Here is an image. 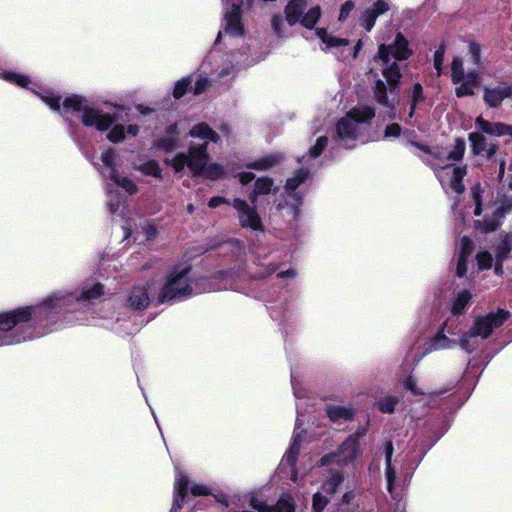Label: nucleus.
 Returning <instances> with one entry per match:
<instances>
[{
	"label": "nucleus",
	"mask_w": 512,
	"mask_h": 512,
	"mask_svg": "<svg viewBox=\"0 0 512 512\" xmlns=\"http://www.w3.org/2000/svg\"><path fill=\"white\" fill-rule=\"evenodd\" d=\"M375 116L374 108L370 106H356L352 108L336 124L337 137L340 140L357 139L365 127Z\"/></svg>",
	"instance_id": "obj_8"
},
{
	"label": "nucleus",
	"mask_w": 512,
	"mask_h": 512,
	"mask_svg": "<svg viewBox=\"0 0 512 512\" xmlns=\"http://www.w3.org/2000/svg\"><path fill=\"white\" fill-rule=\"evenodd\" d=\"M189 136L200 139L201 143H190L186 152L177 153L172 159H166L175 173H183L187 170L193 177L204 176L216 180L224 176V167L218 163L209 162L207 145L209 142L217 143L219 135L207 124L199 123L194 125Z\"/></svg>",
	"instance_id": "obj_3"
},
{
	"label": "nucleus",
	"mask_w": 512,
	"mask_h": 512,
	"mask_svg": "<svg viewBox=\"0 0 512 512\" xmlns=\"http://www.w3.org/2000/svg\"><path fill=\"white\" fill-rule=\"evenodd\" d=\"M207 86H208V79L200 77L195 82V85L193 87V93L195 95H198V94L202 93L206 89Z\"/></svg>",
	"instance_id": "obj_54"
},
{
	"label": "nucleus",
	"mask_w": 512,
	"mask_h": 512,
	"mask_svg": "<svg viewBox=\"0 0 512 512\" xmlns=\"http://www.w3.org/2000/svg\"><path fill=\"white\" fill-rule=\"evenodd\" d=\"M308 176L307 171L301 169L298 170L292 178H289L286 182V188L294 191Z\"/></svg>",
	"instance_id": "obj_41"
},
{
	"label": "nucleus",
	"mask_w": 512,
	"mask_h": 512,
	"mask_svg": "<svg viewBox=\"0 0 512 512\" xmlns=\"http://www.w3.org/2000/svg\"><path fill=\"white\" fill-rule=\"evenodd\" d=\"M316 34L321 39V41L326 45L327 48H334V47L348 45V41L346 39L331 36L323 28L317 29Z\"/></svg>",
	"instance_id": "obj_32"
},
{
	"label": "nucleus",
	"mask_w": 512,
	"mask_h": 512,
	"mask_svg": "<svg viewBox=\"0 0 512 512\" xmlns=\"http://www.w3.org/2000/svg\"><path fill=\"white\" fill-rule=\"evenodd\" d=\"M190 490H191L192 494L195 496L210 494V489L206 485L201 484V483H194L190 487Z\"/></svg>",
	"instance_id": "obj_52"
},
{
	"label": "nucleus",
	"mask_w": 512,
	"mask_h": 512,
	"mask_svg": "<svg viewBox=\"0 0 512 512\" xmlns=\"http://www.w3.org/2000/svg\"><path fill=\"white\" fill-rule=\"evenodd\" d=\"M396 403L397 399L395 397H385L377 402V406L384 413H392Z\"/></svg>",
	"instance_id": "obj_45"
},
{
	"label": "nucleus",
	"mask_w": 512,
	"mask_h": 512,
	"mask_svg": "<svg viewBox=\"0 0 512 512\" xmlns=\"http://www.w3.org/2000/svg\"><path fill=\"white\" fill-rule=\"evenodd\" d=\"M389 0H377L373 5L365 10L361 22L367 32H370L375 25L376 19L389 11Z\"/></svg>",
	"instance_id": "obj_16"
},
{
	"label": "nucleus",
	"mask_w": 512,
	"mask_h": 512,
	"mask_svg": "<svg viewBox=\"0 0 512 512\" xmlns=\"http://www.w3.org/2000/svg\"><path fill=\"white\" fill-rule=\"evenodd\" d=\"M366 434V429L357 432V435H352L342 444L339 455H327L321 459L322 465H328L333 462L348 464L355 460L361 451L358 446V439Z\"/></svg>",
	"instance_id": "obj_12"
},
{
	"label": "nucleus",
	"mask_w": 512,
	"mask_h": 512,
	"mask_svg": "<svg viewBox=\"0 0 512 512\" xmlns=\"http://www.w3.org/2000/svg\"><path fill=\"white\" fill-rule=\"evenodd\" d=\"M473 251V243L468 237H463L460 242V255L457 262L456 274L463 277L467 271V257Z\"/></svg>",
	"instance_id": "obj_24"
},
{
	"label": "nucleus",
	"mask_w": 512,
	"mask_h": 512,
	"mask_svg": "<svg viewBox=\"0 0 512 512\" xmlns=\"http://www.w3.org/2000/svg\"><path fill=\"white\" fill-rule=\"evenodd\" d=\"M353 8H354L353 2H351V1L345 2L341 7L339 20H341V21L345 20L348 17L349 13L353 10Z\"/></svg>",
	"instance_id": "obj_56"
},
{
	"label": "nucleus",
	"mask_w": 512,
	"mask_h": 512,
	"mask_svg": "<svg viewBox=\"0 0 512 512\" xmlns=\"http://www.w3.org/2000/svg\"><path fill=\"white\" fill-rule=\"evenodd\" d=\"M393 447L392 443H388L386 447V478H387V489L391 493L393 482L396 479V473L391 467Z\"/></svg>",
	"instance_id": "obj_33"
},
{
	"label": "nucleus",
	"mask_w": 512,
	"mask_h": 512,
	"mask_svg": "<svg viewBox=\"0 0 512 512\" xmlns=\"http://www.w3.org/2000/svg\"><path fill=\"white\" fill-rule=\"evenodd\" d=\"M510 253H512V233L505 236L501 245L497 249V264L495 266L496 274L501 275L502 266L499 262L507 258Z\"/></svg>",
	"instance_id": "obj_28"
},
{
	"label": "nucleus",
	"mask_w": 512,
	"mask_h": 512,
	"mask_svg": "<svg viewBox=\"0 0 512 512\" xmlns=\"http://www.w3.org/2000/svg\"><path fill=\"white\" fill-rule=\"evenodd\" d=\"M155 295V289L152 286H135L128 295V304L134 309H144L148 306L151 296Z\"/></svg>",
	"instance_id": "obj_15"
},
{
	"label": "nucleus",
	"mask_w": 512,
	"mask_h": 512,
	"mask_svg": "<svg viewBox=\"0 0 512 512\" xmlns=\"http://www.w3.org/2000/svg\"><path fill=\"white\" fill-rule=\"evenodd\" d=\"M300 441H301L300 434L295 432V434L293 436V442H292L289 450L284 455V457L281 461V464H280L281 467H285L287 465L291 468V472H292L291 479L293 481H296V472L294 470V466H295L296 457H297L299 447H300Z\"/></svg>",
	"instance_id": "obj_25"
},
{
	"label": "nucleus",
	"mask_w": 512,
	"mask_h": 512,
	"mask_svg": "<svg viewBox=\"0 0 512 512\" xmlns=\"http://www.w3.org/2000/svg\"><path fill=\"white\" fill-rule=\"evenodd\" d=\"M107 138L114 143L120 142L125 138V127L123 125H115L107 134Z\"/></svg>",
	"instance_id": "obj_46"
},
{
	"label": "nucleus",
	"mask_w": 512,
	"mask_h": 512,
	"mask_svg": "<svg viewBox=\"0 0 512 512\" xmlns=\"http://www.w3.org/2000/svg\"><path fill=\"white\" fill-rule=\"evenodd\" d=\"M471 199L474 205V215L479 216L484 213V219L475 221V227L481 232H492L499 226V220L503 216L500 207L492 208L490 206L491 197L489 191L483 189L480 184L471 188Z\"/></svg>",
	"instance_id": "obj_7"
},
{
	"label": "nucleus",
	"mask_w": 512,
	"mask_h": 512,
	"mask_svg": "<svg viewBox=\"0 0 512 512\" xmlns=\"http://www.w3.org/2000/svg\"><path fill=\"white\" fill-rule=\"evenodd\" d=\"M295 275H296V272L293 269H289L287 271H284V272H281V273L278 274V276L281 277V278H283V277H291V278H293V277H295Z\"/></svg>",
	"instance_id": "obj_63"
},
{
	"label": "nucleus",
	"mask_w": 512,
	"mask_h": 512,
	"mask_svg": "<svg viewBox=\"0 0 512 512\" xmlns=\"http://www.w3.org/2000/svg\"><path fill=\"white\" fill-rule=\"evenodd\" d=\"M289 198L292 200V202L287 204V206L278 204V210H285L288 216L296 219L299 214L300 199L296 197L295 193L290 194Z\"/></svg>",
	"instance_id": "obj_36"
},
{
	"label": "nucleus",
	"mask_w": 512,
	"mask_h": 512,
	"mask_svg": "<svg viewBox=\"0 0 512 512\" xmlns=\"http://www.w3.org/2000/svg\"><path fill=\"white\" fill-rule=\"evenodd\" d=\"M1 77L8 82L14 83L24 88H26L30 83V79L27 76L11 71L3 72Z\"/></svg>",
	"instance_id": "obj_37"
},
{
	"label": "nucleus",
	"mask_w": 512,
	"mask_h": 512,
	"mask_svg": "<svg viewBox=\"0 0 512 512\" xmlns=\"http://www.w3.org/2000/svg\"><path fill=\"white\" fill-rule=\"evenodd\" d=\"M225 3V33L232 37H240L244 34L241 20V7L244 0H225Z\"/></svg>",
	"instance_id": "obj_13"
},
{
	"label": "nucleus",
	"mask_w": 512,
	"mask_h": 512,
	"mask_svg": "<svg viewBox=\"0 0 512 512\" xmlns=\"http://www.w3.org/2000/svg\"><path fill=\"white\" fill-rule=\"evenodd\" d=\"M444 54H445V51H444L443 47H440L434 53V67L437 70V75H440L441 66L444 61Z\"/></svg>",
	"instance_id": "obj_51"
},
{
	"label": "nucleus",
	"mask_w": 512,
	"mask_h": 512,
	"mask_svg": "<svg viewBox=\"0 0 512 512\" xmlns=\"http://www.w3.org/2000/svg\"><path fill=\"white\" fill-rule=\"evenodd\" d=\"M139 132V127L137 125H129L127 127V133L131 136H136Z\"/></svg>",
	"instance_id": "obj_62"
},
{
	"label": "nucleus",
	"mask_w": 512,
	"mask_h": 512,
	"mask_svg": "<svg viewBox=\"0 0 512 512\" xmlns=\"http://www.w3.org/2000/svg\"><path fill=\"white\" fill-rule=\"evenodd\" d=\"M478 336L471 337V330L465 336H463L460 340V346L467 352H472L478 346Z\"/></svg>",
	"instance_id": "obj_44"
},
{
	"label": "nucleus",
	"mask_w": 512,
	"mask_h": 512,
	"mask_svg": "<svg viewBox=\"0 0 512 512\" xmlns=\"http://www.w3.org/2000/svg\"><path fill=\"white\" fill-rule=\"evenodd\" d=\"M454 345L455 342L448 339L441 330L435 335V337H433L432 339L428 340L425 343L424 352L422 353L421 356H424L425 354L431 353L433 351L448 349L453 347Z\"/></svg>",
	"instance_id": "obj_26"
},
{
	"label": "nucleus",
	"mask_w": 512,
	"mask_h": 512,
	"mask_svg": "<svg viewBox=\"0 0 512 512\" xmlns=\"http://www.w3.org/2000/svg\"><path fill=\"white\" fill-rule=\"evenodd\" d=\"M306 7V0H289L284 10L285 20L289 26H294L299 22Z\"/></svg>",
	"instance_id": "obj_22"
},
{
	"label": "nucleus",
	"mask_w": 512,
	"mask_h": 512,
	"mask_svg": "<svg viewBox=\"0 0 512 512\" xmlns=\"http://www.w3.org/2000/svg\"><path fill=\"white\" fill-rule=\"evenodd\" d=\"M188 485L189 480L187 476L177 470L174 484L176 496L170 512H177L182 508L184 497L188 491Z\"/></svg>",
	"instance_id": "obj_20"
},
{
	"label": "nucleus",
	"mask_w": 512,
	"mask_h": 512,
	"mask_svg": "<svg viewBox=\"0 0 512 512\" xmlns=\"http://www.w3.org/2000/svg\"><path fill=\"white\" fill-rule=\"evenodd\" d=\"M412 55L408 40L397 33L392 43H381L373 58L374 63L380 66L386 83L378 79L374 86L376 101L387 108L394 109L399 102V82L401 79L398 61L407 60Z\"/></svg>",
	"instance_id": "obj_2"
},
{
	"label": "nucleus",
	"mask_w": 512,
	"mask_h": 512,
	"mask_svg": "<svg viewBox=\"0 0 512 512\" xmlns=\"http://www.w3.org/2000/svg\"><path fill=\"white\" fill-rule=\"evenodd\" d=\"M232 206L237 212V218L242 228L263 231V223L255 204H249L241 198H235L232 201Z\"/></svg>",
	"instance_id": "obj_11"
},
{
	"label": "nucleus",
	"mask_w": 512,
	"mask_h": 512,
	"mask_svg": "<svg viewBox=\"0 0 512 512\" xmlns=\"http://www.w3.org/2000/svg\"><path fill=\"white\" fill-rule=\"evenodd\" d=\"M237 177H238L240 183L245 185V184H248L249 182H251L255 178V175L251 172H241L237 175Z\"/></svg>",
	"instance_id": "obj_58"
},
{
	"label": "nucleus",
	"mask_w": 512,
	"mask_h": 512,
	"mask_svg": "<svg viewBox=\"0 0 512 512\" xmlns=\"http://www.w3.org/2000/svg\"><path fill=\"white\" fill-rule=\"evenodd\" d=\"M168 135L157 142V147L165 151L175 150L179 146L177 125H171L167 130Z\"/></svg>",
	"instance_id": "obj_27"
},
{
	"label": "nucleus",
	"mask_w": 512,
	"mask_h": 512,
	"mask_svg": "<svg viewBox=\"0 0 512 512\" xmlns=\"http://www.w3.org/2000/svg\"><path fill=\"white\" fill-rule=\"evenodd\" d=\"M476 259L480 270L491 268L492 256L487 251L479 252Z\"/></svg>",
	"instance_id": "obj_49"
},
{
	"label": "nucleus",
	"mask_w": 512,
	"mask_h": 512,
	"mask_svg": "<svg viewBox=\"0 0 512 512\" xmlns=\"http://www.w3.org/2000/svg\"><path fill=\"white\" fill-rule=\"evenodd\" d=\"M271 27L278 38H285L288 35V29L281 14H274L271 18Z\"/></svg>",
	"instance_id": "obj_34"
},
{
	"label": "nucleus",
	"mask_w": 512,
	"mask_h": 512,
	"mask_svg": "<svg viewBox=\"0 0 512 512\" xmlns=\"http://www.w3.org/2000/svg\"><path fill=\"white\" fill-rule=\"evenodd\" d=\"M282 157L278 154L264 156L254 162L247 164V168L265 171L279 164Z\"/></svg>",
	"instance_id": "obj_29"
},
{
	"label": "nucleus",
	"mask_w": 512,
	"mask_h": 512,
	"mask_svg": "<svg viewBox=\"0 0 512 512\" xmlns=\"http://www.w3.org/2000/svg\"><path fill=\"white\" fill-rule=\"evenodd\" d=\"M464 152L465 142L461 139H456L452 147L433 153L435 158L433 166L437 178L448 193L454 192L457 197L465 189L462 179L466 174V166L456 164L463 158Z\"/></svg>",
	"instance_id": "obj_4"
},
{
	"label": "nucleus",
	"mask_w": 512,
	"mask_h": 512,
	"mask_svg": "<svg viewBox=\"0 0 512 512\" xmlns=\"http://www.w3.org/2000/svg\"><path fill=\"white\" fill-rule=\"evenodd\" d=\"M471 298L472 295L468 290L459 291L452 299V313L454 315L462 314Z\"/></svg>",
	"instance_id": "obj_30"
},
{
	"label": "nucleus",
	"mask_w": 512,
	"mask_h": 512,
	"mask_svg": "<svg viewBox=\"0 0 512 512\" xmlns=\"http://www.w3.org/2000/svg\"><path fill=\"white\" fill-rule=\"evenodd\" d=\"M475 125L483 133L491 136L500 137L509 135L512 137V125L500 122H490L485 120L482 116L476 118Z\"/></svg>",
	"instance_id": "obj_19"
},
{
	"label": "nucleus",
	"mask_w": 512,
	"mask_h": 512,
	"mask_svg": "<svg viewBox=\"0 0 512 512\" xmlns=\"http://www.w3.org/2000/svg\"><path fill=\"white\" fill-rule=\"evenodd\" d=\"M321 16L320 6H314L310 8L305 14L303 13L299 23L305 28L312 29Z\"/></svg>",
	"instance_id": "obj_31"
},
{
	"label": "nucleus",
	"mask_w": 512,
	"mask_h": 512,
	"mask_svg": "<svg viewBox=\"0 0 512 512\" xmlns=\"http://www.w3.org/2000/svg\"><path fill=\"white\" fill-rule=\"evenodd\" d=\"M228 200L226 198H223V197H212L209 202H208V206L210 208H216L218 207L219 205L221 204H228Z\"/></svg>",
	"instance_id": "obj_59"
},
{
	"label": "nucleus",
	"mask_w": 512,
	"mask_h": 512,
	"mask_svg": "<svg viewBox=\"0 0 512 512\" xmlns=\"http://www.w3.org/2000/svg\"><path fill=\"white\" fill-rule=\"evenodd\" d=\"M108 207L112 214L122 213L125 210V200L120 198L116 193L107 190Z\"/></svg>",
	"instance_id": "obj_35"
},
{
	"label": "nucleus",
	"mask_w": 512,
	"mask_h": 512,
	"mask_svg": "<svg viewBox=\"0 0 512 512\" xmlns=\"http://www.w3.org/2000/svg\"><path fill=\"white\" fill-rule=\"evenodd\" d=\"M63 116L68 119L69 112L81 113V120L85 126L95 127L99 131H106L116 118L86 104V100L78 95L67 97L63 102Z\"/></svg>",
	"instance_id": "obj_6"
},
{
	"label": "nucleus",
	"mask_w": 512,
	"mask_h": 512,
	"mask_svg": "<svg viewBox=\"0 0 512 512\" xmlns=\"http://www.w3.org/2000/svg\"><path fill=\"white\" fill-rule=\"evenodd\" d=\"M511 97V84L501 83L495 87L485 88L484 100L490 107H498L505 99Z\"/></svg>",
	"instance_id": "obj_17"
},
{
	"label": "nucleus",
	"mask_w": 512,
	"mask_h": 512,
	"mask_svg": "<svg viewBox=\"0 0 512 512\" xmlns=\"http://www.w3.org/2000/svg\"><path fill=\"white\" fill-rule=\"evenodd\" d=\"M469 52L471 55V59L474 64H479L480 62V46L476 43H470L469 44Z\"/></svg>",
	"instance_id": "obj_53"
},
{
	"label": "nucleus",
	"mask_w": 512,
	"mask_h": 512,
	"mask_svg": "<svg viewBox=\"0 0 512 512\" xmlns=\"http://www.w3.org/2000/svg\"><path fill=\"white\" fill-rule=\"evenodd\" d=\"M327 144H328V139L326 136L318 137L316 140V143L309 150L310 158L318 157L322 153V151L326 148Z\"/></svg>",
	"instance_id": "obj_43"
},
{
	"label": "nucleus",
	"mask_w": 512,
	"mask_h": 512,
	"mask_svg": "<svg viewBox=\"0 0 512 512\" xmlns=\"http://www.w3.org/2000/svg\"><path fill=\"white\" fill-rule=\"evenodd\" d=\"M452 209L455 211V213L463 220L464 219V213L462 209L459 207L458 200H455L454 204L452 205Z\"/></svg>",
	"instance_id": "obj_61"
},
{
	"label": "nucleus",
	"mask_w": 512,
	"mask_h": 512,
	"mask_svg": "<svg viewBox=\"0 0 512 512\" xmlns=\"http://www.w3.org/2000/svg\"><path fill=\"white\" fill-rule=\"evenodd\" d=\"M423 99L424 96L422 86L418 83L414 84L411 92L409 117H412L414 115L417 104L421 102Z\"/></svg>",
	"instance_id": "obj_39"
},
{
	"label": "nucleus",
	"mask_w": 512,
	"mask_h": 512,
	"mask_svg": "<svg viewBox=\"0 0 512 512\" xmlns=\"http://www.w3.org/2000/svg\"><path fill=\"white\" fill-rule=\"evenodd\" d=\"M192 82V79L191 77H185L183 79H181L180 81H178L175 85V88H174V91H173V95L175 98H181L186 90H187V87L191 84Z\"/></svg>",
	"instance_id": "obj_47"
},
{
	"label": "nucleus",
	"mask_w": 512,
	"mask_h": 512,
	"mask_svg": "<svg viewBox=\"0 0 512 512\" xmlns=\"http://www.w3.org/2000/svg\"><path fill=\"white\" fill-rule=\"evenodd\" d=\"M452 81L454 84H459L455 90L458 97L470 96L479 86L480 76L475 72L465 74L462 60L455 57L452 62Z\"/></svg>",
	"instance_id": "obj_10"
},
{
	"label": "nucleus",
	"mask_w": 512,
	"mask_h": 512,
	"mask_svg": "<svg viewBox=\"0 0 512 512\" xmlns=\"http://www.w3.org/2000/svg\"><path fill=\"white\" fill-rule=\"evenodd\" d=\"M327 414L332 421L349 419L352 415L350 409L341 406H332L327 409Z\"/></svg>",
	"instance_id": "obj_38"
},
{
	"label": "nucleus",
	"mask_w": 512,
	"mask_h": 512,
	"mask_svg": "<svg viewBox=\"0 0 512 512\" xmlns=\"http://www.w3.org/2000/svg\"><path fill=\"white\" fill-rule=\"evenodd\" d=\"M250 505L258 512H294V501L290 495L281 497L275 507H271L255 498L251 499Z\"/></svg>",
	"instance_id": "obj_18"
},
{
	"label": "nucleus",
	"mask_w": 512,
	"mask_h": 512,
	"mask_svg": "<svg viewBox=\"0 0 512 512\" xmlns=\"http://www.w3.org/2000/svg\"><path fill=\"white\" fill-rule=\"evenodd\" d=\"M362 43L361 40L357 42V44L353 48L352 57L355 59L361 49Z\"/></svg>",
	"instance_id": "obj_64"
},
{
	"label": "nucleus",
	"mask_w": 512,
	"mask_h": 512,
	"mask_svg": "<svg viewBox=\"0 0 512 512\" xmlns=\"http://www.w3.org/2000/svg\"><path fill=\"white\" fill-rule=\"evenodd\" d=\"M143 232L145 234L146 240L154 239L158 233L157 229L150 224H147L145 227H143Z\"/></svg>",
	"instance_id": "obj_57"
},
{
	"label": "nucleus",
	"mask_w": 512,
	"mask_h": 512,
	"mask_svg": "<svg viewBox=\"0 0 512 512\" xmlns=\"http://www.w3.org/2000/svg\"><path fill=\"white\" fill-rule=\"evenodd\" d=\"M469 140L475 155L485 154L487 157H491L496 152V146L488 145L486 138L479 132L470 133Z\"/></svg>",
	"instance_id": "obj_23"
},
{
	"label": "nucleus",
	"mask_w": 512,
	"mask_h": 512,
	"mask_svg": "<svg viewBox=\"0 0 512 512\" xmlns=\"http://www.w3.org/2000/svg\"><path fill=\"white\" fill-rule=\"evenodd\" d=\"M400 132H401L400 126L396 123H393L386 127L384 135L386 138L398 137L400 135Z\"/></svg>",
	"instance_id": "obj_55"
},
{
	"label": "nucleus",
	"mask_w": 512,
	"mask_h": 512,
	"mask_svg": "<svg viewBox=\"0 0 512 512\" xmlns=\"http://www.w3.org/2000/svg\"><path fill=\"white\" fill-rule=\"evenodd\" d=\"M404 386L406 389L412 391L414 394L420 393L416 387V383L412 378H409L405 381Z\"/></svg>",
	"instance_id": "obj_60"
},
{
	"label": "nucleus",
	"mask_w": 512,
	"mask_h": 512,
	"mask_svg": "<svg viewBox=\"0 0 512 512\" xmlns=\"http://www.w3.org/2000/svg\"><path fill=\"white\" fill-rule=\"evenodd\" d=\"M190 267L185 265L175 268L167 277L165 283L160 287L157 294L159 303H165L173 300H181L193 293L198 294L210 291L205 287H200L198 281H191L188 277Z\"/></svg>",
	"instance_id": "obj_5"
},
{
	"label": "nucleus",
	"mask_w": 512,
	"mask_h": 512,
	"mask_svg": "<svg viewBox=\"0 0 512 512\" xmlns=\"http://www.w3.org/2000/svg\"><path fill=\"white\" fill-rule=\"evenodd\" d=\"M343 480V476L338 473H332L330 478L323 484L322 492L333 494L336 491L338 484Z\"/></svg>",
	"instance_id": "obj_40"
},
{
	"label": "nucleus",
	"mask_w": 512,
	"mask_h": 512,
	"mask_svg": "<svg viewBox=\"0 0 512 512\" xmlns=\"http://www.w3.org/2000/svg\"><path fill=\"white\" fill-rule=\"evenodd\" d=\"M327 498L322 495V492H317L313 497V509L315 512H322L327 504Z\"/></svg>",
	"instance_id": "obj_50"
},
{
	"label": "nucleus",
	"mask_w": 512,
	"mask_h": 512,
	"mask_svg": "<svg viewBox=\"0 0 512 512\" xmlns=\"http://www.w3.org/2000/svg\"><path fill=\"white\" fill-rule=\"evenodd\" d=\"M101 165L98 170L105 181L110 180L116 186L124 189L129 194L137 192V186L127 177L121 176L117 171V156L112 149L101 154Z\"/></svg>",
	"instance_id": "obj_9"
},
{
	"label": "nucleus",
	"mask_w": 512,
	"mask_h": 512,
	"mask_svg": "<svg viewBox=\"0 0 512 512\" xmlns=\"http://www.w3.org/2000/svg\"><path fill=\"white\" fill-rule=\"evenodd\" d=\"M142 173L153 177H161V169L155 161H148L138 168Z\"/></svg>",
	"instance_id": "obj_42"
},
{
	"label": "nucleus",
	"mask_w": 512,
	"mask_h": 512,
	"mask_svg": "<svg viewBox=\"0 0 512 512\" xmlns=\"http://www.w3.org/2000/svg\"><path fill=\"white\" fill-rule=\"evenodd\" d=\"M278 187L274 185V182L269 177H260L256 179L253 190L250 193V201L252 204H256L258 198L262 195H269L275 193Z\"/></svg>",
	"instance_id": "obj_21"
},
{
	"label": "nucleus",
	"mask_w": 512,
	"mask_h": 512,
	"mask_svg": "<svg viewBox=\"0 0 512 512\" xmlns=\"http://www.w3.org/2000/svg\"><path fill=\"white\" fill-rule=\"evenodd\" d=\"M102 295V286L95 284L84 287L80 295L68 291H57L35 306L19 307L0 313V331L6 332L13 328L21 330L31 320H42L52 313H66L80 308L85 301L96 299ZM34 335L22 332L13 336L0 338V345H11L30 340Z\"/></svg>",
	"instance_id": "obj_1"
},
{
	"label": "nucleus",
	"mask_w": 512,
	"mask_h": 512,
	"mask_svg": "<svg viewBox=\"0 0 512 512\" xmlns=\"http://www.w3.org/2000/svg\"><path fill=\"white\" fill-rule=\"evenodd\" d=\"M41 99L46 103L53 111H60V97L54 96L51 93H45L41 95Z\"/></svg>",
	"instance_id": "obj_48"
},
{
	"label": "nucleus",
	"mask_w": 512,
	"mask_h": 512,
	"mask_svg": "<svg viewBox=\"0 0 512 512\" xmlns=\"http://www.w3.org/2000/svg\"><path fill=\"white\" fill-rule=\"evenodd\" d=\"M507 317V312L499 310L495 314L491 313L485 317L477 319L474 326L471 328V337L479 336L481 338H487L494 328L502 325Z\"/></svg>",
	"instance_id": "obj_14"
}]
</instances>
